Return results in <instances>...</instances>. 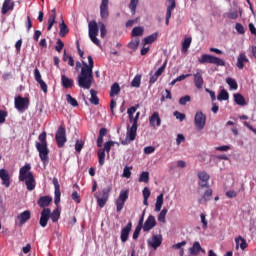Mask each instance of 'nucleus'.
<instances>
[{"instance_id": "nucleus-1", "label": "nucleus", "mask_w": 256, "mask_h": 256, "mask_svg": "<svg viewBox=\"0 0 256 256\" xmlns=\"http://www.w3.org/2000/svg\"><path fill=\"white\" fill-rule=\"evenodd\" d=\"M82 65L83 67L78 75V87L81 89H91V85H93V57L88 56V64L83 61Z\"/></svg>"}, {"instance_id": "nucleus-2", "label": "nucleus", "mask_w": 256, "mask_h": 256, "mask_svg": "<svg viewBox=\"0 0 256 256\" xmlns=\"http://www.w3.org/2000/svg\"><path fill=\"white\" fill-rule=\"evenodd\" d=\"M40 142L35 143V147L39 153V157L44 165H49V148L47 147V132H42L38 137Z\"/></svg>"}, {"instance_id": "nucleus-3", "label": "nucleus", "mask_w": 256, "mask_h": 256, "mask_svg": "<svg viewBox=\"0 0 256 256\" xmlns=\"http://www.w3.org/2000/svg\"><path fill=\"white\" fill-rule=\"evenodd\" d=\"M19 181H25V185L28 191H33L37 185L35 182V176L31 172V164H26L19 170Z\"/></svg>"}, {"instance_id": "nucleus-4", "label": "nucleus", "mask_w": 256, "mask_h": 256, "mask_svg": "<svg viewBox=\"0 0 256 256\" xmlns=\"http://www.w3.org/2000/svg\"><path fill=\"white\" fill-rule=\"evenodd\" d=\"M140 112L136 113V116L133 119V125L127 130L126 139L121 141V145H129L131 141H135L137 137V123L139 121Z\"/></svg>"}, {"instance_id": "nucleus-5", "label": "nucleus", "mask_w": 256, "mask_h": 256, "mask_svg": "<svg viewBox=\"0 0 256 256\" xmlns=\"http://www.w3.org/2000/svg\"><path fill=\"white\" fill-rule=\"evenodd\" d=\"M198 63L201 65H205V63H210L212 65H217L218 67H225V62L223 59L209 55V54H203L200 58H198Z\"/></svg>"}, {"instance_id": "nucleus-6", "label": "nucleus", "mask_w": 256, "mask_h": 256, "mask_svg": "<svg viewBox=\"0 0 256 256\" xmlns=\"http://www.w3.org/2000/svg\"><path fill=\"white\" fill-rule=\"evenodd\" d=\"M88 32L90 41L97 45V47H101V41L98 40L97 35H99V27L97 26V21L92 20L88 24Z\"/></svg>"}, {"instance_id": "nucleus-7", "label": "nucleus", "mask_w": 256, "mask_h": 256, "mask_svg": "<svg viewBox=\"0 0 256 256\" xmlns=\"http://www.w3.org/2000/svg\"><path fill=\"white\" fill-rule=\"evenodd\" d=\"M111 191H112L111 186H108L107 188H103L99 195L97 194L94 195L100 209H103V207L107 205V201H109V195Z\"/></svg>"}, {"instance_id": "nucleus-8", "label": "nucleus", "mask_w": 256, "mask_h": 256, "mask_svg": "<svg viewBox=\"0 0 256 256\" xmlns=\"http://www.w3.org/2000/svg\"><path fill=\"white\" fill-rule=\"evenodd\" d=\"M55 141L59 149L65 147V144L67 143V130H65V126H59L55 134Z\"/></svg>"}, {"instance_id": "nucleus-9", "label": "nucleus", "mask_w": 256, "mask_h": 256, "mask_svg": "<svg viewBox=\"0 0 256 256\" xmlns=\"http://www.w3.org/2000/svg\"><path fill=\"white\" fill-rule=\"evenodd\" d=\"M127 199H129V190H121L118 199L115 201L117 213H121V211H123V207H125Z\"/></svg>"}, {"instance_id": "nucleus-10", "label": "nucleus", "mask_w": 256, "mask_h": 256, "mask_svg": "<svg viewBox=\"0 0 256 256\" xmlns=\"http://www.w3.org/2000/svg\"><path fill=\"white\" fill-rule=\"evenodd\" d=\"M194 123L198 131H203V129H205V125L207 124V116L201 111L196 112Z\"/></svg>"}, {"instance_id": "nucleus-11", "label": "nucleus", "mask_w": 256, "mask_h": 256, "mask_svg": "<svg viewBox=\"0 0 256 256\" xmlns=\"http://www.w3.org/2000/svg\"><path fill=\"white\" fill-rule=\"evenodd\" d=\"M15 107L18 109V111H25L26 109H29V98L18 96L15 98Z\"/></svg>"}, {"instance_id": "nucleus-12", "label": "nucleus", "mask_w": 256, "mask_h": 256, "mask_svg": "<svg viewBox=\"0 0 256 256\" xmlns=\"http://www.w3.org/2000/svg\"><path fill=\"white\" fill-rule=\"evenodd\" d=\"M51 219V208H44L40 213L39 225L42 227H47V223Z\"/></svg>"}, {"instance_id": "nucleus-13", "label": "nucleus", "mask_w": 256, "mask_h": 256, "mask_svg": "<svg viewBox=\"0 0 256 256\" xmlns=\"http://www.w3.org/2000/svg\"><path fill=\"white\" fill-rule=\"evenodd\" d=\"M198 178L200 179L199 187H201V189L209 188L210 176L207 172L205 171L198 172Z\"/></svg>"}, {"instance_id": "nucleus-14", "label": "nucleus", "mask_w": 256, "mask_h": 256, "mask_svg": "<svg viewBox=\"0 0 256 256\" xmlns=\"http://www.w3.org/2000/svg\"><path fill=\"white\" fill-rule=\"evenodd\" d=\"M101 19H109V0H101L100 4Z\"/></svg>"}, {"instance_id": "nucleus-15", "label": "nucleus", "mask_w": 256, "mask_h": 256, "mask_svg": "<svg viewBox=\"0 0 256 256\" xmlns=\"http://www.w3.org/2000/svg\"><path fill=\"white\" fill-rule=\"evenodd\" d=\"M0 179L2 181V185L9 189L11 187V176L6 169H0Z\"/></svg>"}, {"instance_id": "nucleus-16", "label": "nucleus", "mask_w": 256, "mask_h": 256, "mask_svg": "<svg viewBox=\"0 0 256 256\" xmlns=\"http://www.w3.org/2000/svg\"><path fill=\"white\" fill-rule=\"evenodd\" d=\"M155 225H157V220H155V216L150 215V216H148L147 220L145 221L142 229L145 233H147V231H151V229H153V227H155Z\"/></svg>"}, {"instance_id": "nucleus-17", "label": "nucleus", "mask_w": 256, "mask_h": 256, "mask_svg": "<svg viewBox=\"0 0 256 256\" xmlns=\"http://www.w3.org/2000/svg\"><path fill=\"white\" fill-rule=\"evenodd\" d=\"M61 85L64 89H73V87L75 86V81L69 77H67V75L62 74L61 75Z\"/></svg>"}, {"instance_id": "nucleus-18", "label": "nucleus", "mask_w": 256, "mask_h": 256, "mask_svg": "<svg viewBox=\"0 0 256 256\" xmlns=\"http://www.w3.org/2000/svg\"><path fill=\"white\" fill-rule=\"evenodd\" d=\"M193 77L196 89H203V84L205 81L203 80V74L201 73V70H197Z\"/></svg>"}, {"instance_id": "nucleus-19", "label": "nucleus", "mask_w": 256, "mask_h": 256, "mask_svg": "<svg viewBox=\"0 0 256 256\" xmlns=\"http://www.w3.org/2000/svg\"><path fill=\"white\" fill-rule=\"evenodd\" d=\"M52 201L53 198H51V196H41L37 201V205H39L41 209H47V207L51 205Z\"/></svg>"}, {"instance_id": "nucleus-20", "label": "nucleus", "mask_w": 256, "mask_h": 256, "mask_svg": "<svg viewBox=\"0 0 256 256\" xmlns=\"http://www.w3.org/2000/svg\"><path fill=\"white\" fill-rule=\"evenodd\" d=\"M133 227V223L130 222L124 227L121 231L120 239L122 243H127V239H129V233H131V229Z\"/></svg>"}, {"instance_id": "nucleus-21", "label": "nucleus", "mask_w": 256, "mask_h": 256, "mask_svg": "<svg viewBox=\"0 0 256 256\" xmlns=\"http://www.w3.org/2000/svg\"><path fill=\"white\" fill-rule=\"evenodd\" d=\"M167 1H168V3H170V5L167 6L165 23H166V25H169V19H171V15H172L175 7H177V4H176L175 0H167Z\"/></svg>"}, {"instance_id": "nucleus-22", "label": "nucleus", "mask_w": 256, "mask_h": 256, "mask_svg": "<svg viewBox=\"0 0 256 256\" xmlns=\"http://www.w3.org/2000/svg\"><path fill=\"white\" fill-rule=\"evenodd\" d=\"M15 9V2H12L11 0H4L2 4V15H7L9 11H13Z\"/></svg>"}, {"instance_id": "nucleus-23", "label": "nucleus", "mask_w": 256, "mask_h": 256, "mask_svg": "<svg viewBox=\"0 0 256 256\" xmlns=\"http://www.w3.org/2000/svg\"><path fill=\"white\" fill-rule=\"evenodd\" d=\"M149 123L152 127H161V117L159 116V112H154L150 116Z\"/></svg>"}, {"instance_id": "nucleus-24", "label": "nucleus", "mask_w": 256, "mask_h": 256, "mask_svg": "<svg viewBox=\"0 0 256 256\" xmlns=\"http://www.w3.org/2000/svg\"><path fill=\"white\" fill-rule=\"evenodd\" d=\"M161 243H163V237L161 235H154L152 236V240L148 242L153 249H157L161 247Z\"/></svg>"}, {"instance_id": "nucleus-25", "label": "nucleus", "mask_w": 256, "mask_h": 256, "mask_svg": "<svg viewBox=\"0 0 256 256\" xmlns=\"http://www.w3.org/2000/svg\"><path fill=\"white\" fill-rule=\"evenodd\" d=\"M20 225H25L29 219H31V211L26 210L17 216Z\"/></svg>"}, {"instance_id": "nucleus-26", "label": "nucleus", "mask_w": 256, "mask_h": 256, "mask_svg": "<svg viewBox=\"0 0 256 256\" xmlns=\"http://www.w3.org/2000/svg\"><path fill=\"white\" fill-rule=\"evenodd\" d=\"M245 63H249V58H247L245 53H240L237 58L236 67H238V69H243V67H245Z\"/></svg>"}, {"instance_id": "nucleus-27", "label": "nucleus", "mask_w": 256, "mask_h": 256, "mask_svg": "<svg viewBox=\"0 0 256 256\" xmlns=\"http://www.w3.org/2000/svg\"><path fill=\"white\" fill-rule=\"evenodd\" d=\"M51 15L49 16L48 19V27H47V31H51V29H53V25H55V23H57V21L55 19H57V11L54 9L51 10Z\"/></svg>"}, {"instance_id": "nucleus-28", "label": "nucleus", "mask_w": 256, "mask_h": 256, "mask_svg": "<svg viewBox=\"0 0 256 256\" xmlns=\"http://www.w3.org/2000/svg\"><path fill=\"white\" fill-rule=\"evenodd\" d=\"M207 190L204 192L202 198H200L198 201L199 203H207V201H211V198L213 197V190L211 188H206Z\"/></svg>"}, {"instance_id": "nucleus-29", "label": "nucleus", "mask_w": 256, "mask_h": 256, "mask_svg": "<svg viewBox=\"0 0 256 256\" xmlns=\"http://www.w3.org/2000/svg\"><path fill=\"white\" fill-rule=\"evenodd\" d=\"M205 253V250L201 247L199 242H194L193 246L189 249L190 255H197L198 253Z\"/></svg>"}, {"instance_id": "nucleus-30", "label": "nucleus", "mask_w": 256, "mask_h": 256, "mask_svg": "<svg viewBox=\"0 0 256 256\" xmlns=\"http://www.w3.org/2000/svg\"><path fill=\"white\" fill-rule=\"evenodd\" d=\"M240 243V249H242V251H245V249H247V247H249V245L247 244V240H245V238L239 236L237 238H235V243H236V249H239V242Z\"/></svg>"}, {"instance_id": "nucleus-31", "label": "nucleus", "mask_w": 256, "mask_h": 256, "mask_svg": "<svg viewBox=\"0 0 256 256\" xmlns=\"http://www.w3.org/2000/svg\"><path fill=\"white\" fill-rule=\"evenodd\" d=\"M50 219L52 223H57V221L61 219V210H59V208L54 209L53 212L50 210Z\"/></svg>"}, {"instance_id": "nucleus-32", "label": "nucleus", "mask_w": 256, "mask_h": 256, "mask_svg": "<svg viewBox=\"0 0 256 256\" xmlns=\"http://www.w3.org/2000/svg\"><path fill=\"white\" fill-rule=\"evenodd\" d=\"M234 101L236 105H240L241 107L247 105V102L245 101V97L239 93L234 94Z\"/></svg>"}, {"instance_id": "nucleus-33", "label": "nucleus", "mask_w": 256, "mask_h": 256, "mask_svg": "<svg viewBox=\"0 0 256 256\" xmlns=\"http://www.w3.org/2000/svg\"><path fill=\"white\" fill-rule=\"evenodd\" d=\"M119 93H121V87L119 83L116 82L111 86L110 97H115V95H119Z\"/></svg>"}, {"instance_id": "nucleus-34", "label": "nucleus", "mask_w": 256, "mask_h": 256, "mask_svg": "<svg viewBox=\"0 0 256 256\" xmlns=\"http://www.w3.org/2000/svg\"><path fill=\"white\" fill-rule=\"evenodd\" d=\"M191 37L185 38L182 42V53H187L189 51V48L191 47Z\"/></svg>"}, {"instance_id": "nucleus-35", "label": "nucleus", "mask_w": 256, "mask_h": 256, "mask_svg": "<svg viewBox=\"0 0 256 256\" xmlns=\"http://www.w3.org/2000/svg\"><path fill=\"white\" fill-rule=\"evenodd\" d=\"M158 34L155 32L154 34H151L144 38V45H151V43H154V41H157Z\"/></svg>"}, {"instance_id": "nucleus-36", "label": "nucleus", "mask_w": 256, "mask_h": 256, "mask_svg": "<svg viewBox=\"0 0 256 256\" xmlns=\"http://www.w3.org/2000/svg\"><path fill=\"white\" fill-rule=\"evenodd\" d=\"M161 207H163V194H160L156 199V203H155L156 213H159V211H161Z\"/></svg>"}, {"instance_id": "nucleus-37", "label": "nucleus", "mask_w": 256, "mask_h": 256, "mask_svg": "<svg viewBox=\"0 0 256 256\" xmlns=\"http://www.w3.org/2000/svg\"><path fill=\"white\" fill-rule=\"evenodd\" d=\"M90 103H92V105H99V97H97V91L91 89L90 90Z\"/></svg>"}, {"instance_id": "nucleus-38", "label": "nucleus", "mask_w": 256, "mask_h": 256, "mask_svg": "<svg viewBox=\"0 0 256 256\" xmlns=\"http://www.w3.org/2000/svg\"><path fill=\"white\" fill-rule=\"evenodd\" d=\"M168 209L167 208H163L161 211H160V213H159V215H158V221L160 222V223H167V221L165 220V218L167 217V213H168Z\"/></svg>"}, {"instance_id": "nucleus-39", "label": "nucleus", "mask_w": 256, "mask_h": 256, "mask_svg": "<svg viewBox=\"0 0 256 256\" xmlns=\"http://www.w3.org/2000/svg\"><path fill=\"white\" fill-rule=\"evenodd\" d=\"M67 33H69V27H67V24H65V21H62V23H60L59 35H60V37H65V35H67Z\"/></svg>"}, {"instance_id": "nucleus-40", "label": "nucleus", "mask_w": 256, "mask_h": 256, "mask_svg": "<svg viewBox=\"0 0 256 256\" xmlns=\"http://www.w3.org/2000/svg\"><path fill=\"white\" fill-rule=\"evenodd\" d=\"M218 101H228L229 100V92L227 90L223 89L220 91V93L217 96Z\"/></svg>"}, {"instance_id": "nucleus-41", "label": "nucleus", "mask_w": 256, "mask_h": 256, "mask_svg": "<svg viewBox=\"0 0 256 256\" xmlns=\"http://www.w3.org/2000/svg\"><path fill=\"white\" fill-rule=\"evenodd\" d=\"M137 5H139V0H131L128 7L131 11L132 15H135L137 13Z\"/></svg>"}, {"instance_id": "nucleus-42", "label": "nucleus", "mask_w": 256, "mask_h": 256, "mask_svg": "<svg viewBox=\"0 0 256 256\" xmlns=\"http://www.w3.org/2000/svg\"><path fill=\"white\" fill-rule=\"evenodd\" d=\"M98 163L101 167L105 165V150L103 149L98 150Z\"/></svg>"}, {"instance_id": "nucleus-43", "label": "nucleus", "mask_w": 256, "mask_h": 256, "mask_svg": "<svg viewBox=\"0 0 256 256\" xmlns=\"http://www.w3.org/2000/svg\"><path fill=\"white\" fill-rule=\"evenodd\" d=\"M143 27H134L132 32H131V36L132 37H141L143 35Z\"/></svg>"}, {"instance_id": "nucleus-44", "label": "nucleus", "mask_w": 256, "mask_h": 256, "mask_svg": "<svg viewBox=\"0 0 256 256\" xmlns=\"http://www.w3.org/2000/svg\"><path fill=\"white\" fill-rule=\"evenodd\" d=\"M66 101L69 105H72V107H79V102H77V99L73 98L71 94L66 95Z\"/></svg>"}, {"instance_id": "nucleus-45", "label": "nucleus", "mask_w": 256, "mask_h": 256, "mask_svg": "<svg viewBox=\"0 0 256 256\" xmlns=\"http://www.w3.org/2000/svg\"><path fill=\"white\" fill-rule=\"evenodd\" d=\"M139 47V38L133 39L128 43V48L133 49V51H137Z\"/></svg>"}, {"instance_id": "nucleus-46", "label": "nucleus", "mask_w": 256, "mask_h": 256, "mask_svg": "<svg viewBox=\"0 0 256 256\" xmlns=\"http://www.w3.org/2000/svg\"><path fill=\"white\" fill-rule=\"evenodd\" d=\"M226 83L229 85L230 89H233L234 91L239 87V85H237V81L233 78H227Z\"/></svg>"}, {"instance_id": "nucleus-47", "label": "nucleus", "mask_w": 256, "mask_h": 256, "mask_svg": "<svg viewBox=\"0 0 256 256\" xmlns=\"http://www.w3.org/2000/svg\"><path fill=\"white\" fill-rule=\"evenodd\" d=\"M131 86L137 88L141 87V75L138 74L134 77V79L131 82Z\"/></svg>"}, {"instance_id": "nucleus-48", "label": "nucleus", "mask_w": 256, "mask_h": 256, "mask_svg": "<svg viewBox=\"0 0 256 256\" xmlns=\"http://www.w3.org/2000/svg\"><path fill=\"white\" fill-rule=\"evenodd\" d=\"M139 183H149V172H142L140 174Z\"/></svg>"}, {"instance_id": "nucleus-49", "label": "nucleus", "mask_w": 256, "mask_h": 256, "mask_svg": "<svg viewBox=\"0 0 256 256\" xmlns=\"http://www.w3.org/2000/svg\"><path fill=\"white\" fill-rule=\"evenodd\" d=\"M100 25V37L102 39H105V36L107 35V28L105 27V24L103 22H99Z\"/></svg>"}, {"instance_id": "nucleus-50", "label": "nucleus", "mask_w": 256, "mask_h": 256, "mask_svg": "<svg viewBox=\"0 0 256 256\" xmlns=\"http://www.w3.org/2000/svg\"><path fill=\"white\" fill-rule=\"evenodd\" d=\"M63 47H65V43L61 41V39L57 40V45L55 46V51L61 53L63 51Z\"/></svg>"}, {"instance_id": "nucleus-51", "label": "nucleus", "mask_w": 256, "mask_h": 256, "mask_svg": "<svg viewBox=\"0 0 256 256\" xmlns=\"http://www.w3.org/2000/svg\"><path fill=\"white\" fill-rule=\"evenodd\" d=\"M235 29L240 35H245V27H243L241 23H236Z\"/></svg>"}, {"instance_id": "nucleus-52", "label": "nucleus", "mask_w": 256, "mask_h": 256, "mask_svg": "<svg viewBox=\"0 0 256 256\" xmlns=\"http://www.w3.org/2000/svg\"><path fill=\"white\" fill-rule=\"evenodd\" d=\"M84 145L85 143L83 141L77 140L75 144V151H77V153H81V150L83 149Z\"/></svg>"}, {"instance_id": "nucleus-53", "label": "nucleus", "mask_w": 256, "mask_h": 256, "mask_svg": "<svg viewBox=\"0 0 256 256\" xmlns=\"http://www.w3.org/2000/svg\"><path fill=\"white\" fill-rule=\"evenodd\" d=\"M191 101V96L186 95L180 98L179 103L180 105H187Z\"/></svg>"}, {"instance_id": "nucleus-54", "label": "nucleus", "mask_w": 256, "mask_h": 256, "mask_svg": "<svg viewBox=\"0 0 256 256\" xmlns=\"http://www.w3.org/2000/svg\"><path fill=\"white\" fill-rule=\"evenodd\" d=\"M115 145V142L113 141H108L104 144V152L106 151V153H109V151H111V147H113Z\"/></svg>"}, {"instance_id": "nucleus-55", "label": "nucleus", "mask_w": 256, "mask_h": 256, "mask_svg": "<svg viewBox=\"0 0 256 256\" xmlns=\"http://www.w3.org/2000/svg\"><path fill=\"white\" fill-rule=\"evenodd\" d=\"M167 67V60L163 63V65L155 72L158 77H161V75H163V73L165 72V69Z\"/></svg>"}, {"instance_id": "nucleus-56", "label": "nucleus", "mask_w": 256, "mask_h": 256, "mask_svg": "<svg viewBox=\"0 0 256 256\" xmlns=\"http://www.w3.org/2000/svg\"><path fill=\"white\" fill-rule=\"evenodd\" d=\"M131 169L132 167H125L123 170L122 176L125 177L126 179H129L131 177Z\"/></svg>"}, {"instance_id": "nucleus-57", "label": "nucleus", "mask_w": 256, "mask_h": 256, "mask_svg": "<svg viewBox=\"0 0 256 256\" xmlns=\"http://www.w3.org/2000/svg\"><path fill=\"white\" fill-rule=\"evenodd\" d=\"M34 79L37 81V83H39V81H43V79H41V72L38 68H35L34 70Z\"/></svg>"}, {"instance_id": "nucleus-58", "label": "nucleus", "mask_w": 256, "mask_h": 256, "mask_svg": "<svg viewBox=\"0 0 256 256\" xmlns=\"http://www.w3.org/2000/svg\"><path fill=\"white\" fill-rule=\"evenodd\" d=\"M143 199H149L151 197V190H149V187H145L142 191Z\"/></svg>"}, {"instance_id": "nucleus-59", "label": "nucleus", "mask_w": 256, "mask_h": 256, "mask_svg": "<svg viewBox=\"0 0 256 256\" xmlns=\"http://www.w3.org/2000/svg\"><path fill=\"white\" fill-rule=\"evenodd\" d=\"M139 107V104H136L135 106H132L128 109V117H131L132 115H135V112L137 111V108Z\"/></svg>"}, {"instance_id": "nucleus-60", "label": "nucleus", "mask_w": 256, "mask_h": 256, "mask_svg": "<svg viewBox=\"0 0 256 256\" xmlns=\"http://www.w3.org/2000/svg\"><path fill=\"white\" fill-rule=\"evenodd\" d=\"M228 19H237L239 17V12L237 11H230L227 13Z\"/></svg>"}, {"instance_id": "nucleus-61", "label": "nucleus", "mask_w": 256, "mask_h": 256, "mask_svg": "<svg viewBox=\"0 0 256 256\" xmlns=\"http://www.w3.org/2000/svg\"><path fill=\"white\" fill-rule=\"evenodd\" d=\"M174 117H176V119H179V121H185V114L179 111L174 112Z\"/></svg>"}, {"instance_id": "nucleus-62", "label": "nucleus", "mask_w": 256, "mask_h": 256, "mask_svg": "<svg viewBox=\"0 0 256 256\" xmlns=\"http://www.w3.org/2000/svg\"><path fill=\"white\" fill-rule=\"evenodd\" d=\"M144 153L146 155H151V153H155V147L153 146H147L144 148Z\"/></svg>"}, {"instance_id": "nucleus-63", "label": "nucleus", "mask_w": 256, "mask_h": 256, "mask_svg": "<svg viewBox=\"0 0 256 256\" xmlns=\"http://www.w3.org/2000/svg\"><path fill=\"white\" fill-rule=\"evenodd\" d=\"M40 88L43 91V93H47L48 89H47V83H45V81L40 80L39 82Z\"/></svg>"}, {"instance_id": "nucleus-64", "label": "nucleus", "mask_w": 256, "mask_h": 256, "mask_svg": "<svg viewBox=\"0 0 256 256\" xmlns=\"http://www.w3.org/2000/svg\"><path fill=\"white\" fill-rule=\"evenodd\" d=\"M6 117H7V111L0 110V124L5 122Z\"/></svg>"}]
</instances>
